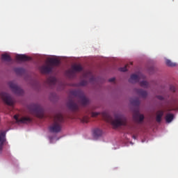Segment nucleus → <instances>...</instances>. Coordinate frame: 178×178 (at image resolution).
Returning a JSON list of instances; mask_svg holds the SVG:
<instances>
[{"label": "nucleus", "instance_id": "obj_1", "mask_svg": "<svg viewBox=\"0 0 178 178\" xmlns=\"http://www.w3.org/2000/svg\"><path fill=\"white\" fill-rule=\"evenodd\" d=\"M102 116L105 119V120H107V122H109V120H111V115L109 113L106 112L102 113ZM111 124L114 127H120V126H126L127 124V119H126V117L122 115H115V119L111 120Z\"/></svg>", "mask_w": 178, "mask_h": 178}, {"label": "nucleus", "instance_id": "obj_2", "mask_svg": "<svg viewBox=\"0 0 178 178\" xmlns=\"http://www.w3.org/2000/svg\"><path fill=\"white\" fill-rule=\"evenodd\" d=\"M54 122L49 127L51 133H60L62 131V123L63 122V115L60 113L56 114L53 118Z\"/></svg>", "mask_w": 178, "mask_h": 178}, {"label": "nucleus", "instance_id": "obj_3", "mask_svg": "<svg viewBox=\"0 0 178 178\" xmlns=\"http://www.w3.org/2000/svg\"><path fill=\"white\" fill-rule=\"evenodd\" d=\"M48 63L49 64L40 67L39 69L41 73H51L54 69V66H59V65H60V60H59L58 58H49L48 60Z\"/></svg>", "mask_w": 178, "mask_h": 178}, {"label": "nucleus", "instance_id": "obj_4", "mask_svg": "<svg viewBox=\"0 0 178 178\" xmlns=\"http://www.w3.org/2000/svg\"><path fill=\"white\" fill-rule=\"evenodd\" d=\"M29 110L32 115L40 119L44 118V108L40 104H33L29 106Z\"/></svg>", "mask_w": 178, "mask_h": 178}, {"label": "nucleus", "instance_id": "obj_5", "mask_svg": "<svg viewBox=\"0 0 178 178\" xmlns=\"http://www.w3.org/2000/svg\"><path fill=\"white\" fill-rule=\"evenodd\" d=\"M71 95L72 97H76V98H79L81 101V105L83 106L86 105H88V99L84 95V92H83L81 90H72L70 92Z\"/></svg>", "mask_w": 178, "mask_h": 178}, {"label": "nucleus", "instance_id": "obj_6", "mask_svg": "<svg viewBox=\"0 0 178 178\" xmlns=\"http://www.w3.org/2000/svg\"><path fill=\"white\" fill-rule=\"evenodd\" d=\"M83 70V67H81V65H74L72 66V69L69 70L66 72L67 76L72 79V77H74V74L76 72H81Z\"/></svg>", "mask_w": 178, "mask_h": 178}, {"label": "nucleus", "instance_id": "obj_7", "mask_svg": "<svg viewBox=\"0 0 178 178\" xmlns=\"http://www.w3.org/2000/svg\"><path fill=\"white\" fill-rule=\"evenodd\" d=\"M0 97L1 99H3V102H5V104H6V105H8L9 106H13V104H15V102H13V99H12V97H10V95L6 92H1L0 93Z\"/></svg>", "mask_w": 178, "mask_h": 178}, {"label": "nucleus", "instance_id": "obj_8", "mask_svg": "<svg viewBox=\"0 0 178 178\" xmlns=\"http://www.w3.org/2000/svg\"><path fill=\"white\" fill-rule=\"evenodd\" d=\"M8 85L10 88L12 90L13 92H14V94H16L17 95H23V94L24 93L22 89H21L20 87H19L13 81L9 82Z\"/></svg>", "mask_w": 178, "mask_h": 178}, {"label": "nucleus", "instance_id": "obj_9", "mask_svg": "<svg viewBox=\"0 0 178 178\" xmlns=\"http://www.w3.org/2000/svg\"><path fill=\"white\" fill-rule=\"evenodd\" d=\"M67 106L72 112H77V111H79V105L76 104L73 99H70L68 101Z\"/></svg>", "mask_w": 178, "mask_h": 178}, {"label": "nucleus", "instance_id": "obj_10", "mask_svg": "<svg viewBox=\"0 0 178 178\" xmlns=\"http://www.w3.org/2000/svg\"><path fill=\"white\" fill-rule=\"evenodd\" d=\"M14 119L16 120L17 123H31L33 122V118L29 117H22L21 119H19V115H15Z\"/></svg>", "mask_w": 178, "mask_h": 178}, {"label": "nucleus", "instance_id": "obj_11", "mask_svg": "<svg viewBox=\"0 0 178 178\" xmlns=\"http://www.w3.org/2000/svg\"><path fill=\"white\" fill-rule=\"evenodd\" d=\"M6 143V132H0V154H2V149H3V144Z\"/></svg>", "mask_w": 178, "mask_h": 178}, {"label": "nucleus", "instance_id": "obj_12", "mask_svg": "<svg viewBox=\"0 0 178 178\" xmlns=\"http://www.w3.org/2000/svg\"><path fill=\"white\" fill-rule=\"evenodd\" d=\"M133 118L134 120H135V122H137L138 123H141V122L144 120V115L140 114V113L138 112H135Z\"/></svg>", "mask_w": 178, "mask_h": 178}, {"label": "nucleus", "instance_id": "obj_13", "mask_svg": "<svg viewBox=\"0 0 178 178\" xmlns=\"http://www.w3.org/2000/svg\"><path fill=\"white\" fill-rule=\"evenodd\" d=\"M15 59L17 60H19V62H27V60H31V58H30L24 54H17L15 56Z\"/></svg>", "mask_w": 178, "mask_h": 178}, {"label": "nucleus", "instance_id": "obj_14", "mask_svg": "<svg viewBox=\"0 0 178 178\" xmlns=\"http://www.w3.org/2000/svg\"><path fill=\"white\" fill-rule=\"evenodd\" d=\"M139 81H140V76L136 74L131 75V77L129 79V83H138Z\"/></svg>", "mask_w": 178, "mask_h": 178}, {"label": "nucleus", "instance_id": "obj_15", "mask_svg": "<svg viewBox=\"0 0 178 178\" xmlns=\"http://www.w3.org/2000/svg\"><path fill=\"white\" fill-rule=\"evenodd\" d=\"M163 113H165L163 111H157L156 117V120L157 123H161V122H162V117L163 116Z\"/></svg>", "mask_w": 178, "mask_h": 178}, {"label": "nucleus", "instance_id": "obj_16", "mask_svg": "<svg viewBox=\"0 0 178 178\" xmlns=\"http://www.w3.org/2000/svg\"><path fill=\"white\" fill-rule=\"evenodd\" d=\"M135 91L138 95H139L143 98H146L147 95H148L147 91L143 90V89H135Z\"/></svg>", "mask_w": 178, "mask_h": 178}, {"label": "nucleus", "instance_id": "obj_17", "mask_svg": "<svg viewBox=\"0 0 178 178\" xmlns=\"http://www.w3.org/2000/svg\"><path fill=\"white\" fill-rule=\"evenodd\" d=\"M173 119H175V115L172 113H168L165 116V121L167 123H171L173 121Z\"/></svg>", "mask_w": 178, "mask_h": 178}, {"label": "nucleus", "instance_id": "obj_18", "mask_svg": "<svg viewBox=\"0 0 178 178\" xmlns=\"http://www.w3.org/2000/svg\"><path fill=\"white\" fill-rule=\"evenodd\" d=\"M47 82L49 86H54V84H56V78L51 76L47 79Z\"/></svg>", "mask_w": 178, "mask_h": 178}, {"label": "nucleus", "instance_id": "obj_19", "mask_svg": "<svg viewBox=\"0 0 178 178\" xmlns=\"http://www.w3.org/2000/svg\"><path fill=\"white\" fill-rule=\"evenodd\" d=\"M93 136L96 138H98V137H101V136H102V130H101L99 129H95L93 131Z\"/></svg>", "mask_w": 178, "mask_h": 178}, {"label": "nucleus", "instance_id": "obj_20", "mask_svg": "<svg viewBox=\"0 0 178 178\" xmlns=\"http://www.w3.org/2000/svg\"><path fill=\"white\" fill-rule=\"evenodd\" d=\"M1 59L5 62H10L12 60V58H10V56L8 54H2Z\"/></svg>", "mask_w": 178, "mask_h": 178}, {"label": "nucleus", "instance_id": "obj_21", "mask_svg": "<svg viewBox=\"0 0 178 178\" xmlns=\"http://www.w3.org/2000/svg\"><path fill=\"white\" fill-rule=\"evenodd\" d=\"M165 63L167 66H169L170 67H175V66H177L176 63H172L170 60H166Z\"/></svg>", "mask_w": 178, "mask_h": 178}, {"label": "nucleus", "instance_id": "obj_22", "mask_svg": "<svg viewBox=\"0 0 178 178\" xmlns=\"http://www.w3.org/2000/svg\"><path fill=\"white\" fill-rule=\"evenodd\" d=\"M15 72L17 74H23V73H24V69L22 67H17L15 68Z\"/></svg>", "mask_w": 178, "mask_h": 178}, {"label": "nucleus", "instance_id": "obj_23", "mask_svg": "<svg viewBox=\"0 0 178 178\" xmlns=\"http://www.w3.org/2000/svg\"><path fill=\"white\" fill-rule=\"evenodd\" d=\"M131 104L134 105V106H140V99H135L133 100H131Z\"/></svg>", "mask_w": 178, "mask_h": 178}, {"label": "nucleus", "instance_id": "obj_24", "mask_svg": "<svg viewBox=\"0 0 178 178\" xmlns=\"http://www.w3.org/2000/svg\"><path fill=\"white\" fill-rule=\"evenodd\" d=\"M140 84V87H144L145 88H147V87H148V82H147L146 81H141Z\"/></svg>", "mask_w": 178, "mask_h": 178}, {"label": "nucleus", "instance_id": "obj_25", "mask_svg": "<svg viewBox=\"0 0 178 178\" xmlns=\"http://www.w3.org/2000/svg\"><path fill=\"white\" fill-rule=\"evenodd\" d=\"M90 121V118L88 116H84L83 118H82V122L83 123H88V122Z\"/></svg>", "mask_w": 178, "mask_h": 178}, {"label": "nucleus", "instance_id": "obj_26", "mask_svg": "<svg viewBox=\"0 0 178 178\" xmlns=\"http://www.w3.org/2000/svg\"><path fill=\"white\" fill-rule=\"evenodd\" d=\"M129 65H126L124 67H120L119 69L120 72H127V67Z\"/></svg>", "mask_w": 178, "mask_h": 178}, {"label": "nucleus", "instance_id": "obj_27", "mask_svg": "<svg viewBox=\"0 0 178 178\" xmlns=\"http://www.w3.org/2000/svg\"><path fill=\"white\" fill-rule=\"evenodd\" d=\"M98 115H101V113L92 112V118H97V116H98Z\"/></svg>", "mask_w": 178, "mask_h": 178}, {"label": "nucleus", "instance_id": "obj_28", "mask_svg": "<svg viewBox=\"0 0 178 178\" xmlns=\"http://www.w3.org/2000/svg\"><path fill=\"white\" fill-rule=\"evenodd\" d=\"M170 91H172V92H175L176 91V87H175L174 86H170Z\"/></svg>", "mask_w": 178, "mask_h": 178}, {"label": "nucleus", "instance_id": "obj_29", "mask_svg": "<svg viewBox=\"0 0 178 178\" xmlns=\"http://www.w3.org/2000/svg\"><path fill=\"white\" fill-rule=\"evenodd\" d=\"M80 86H87V81H81L80 83Z\"/></svg>", "mask_w": 178, "mask_h": 178}, {"label": "nucleus", "instance_id": "obj_30", "mask_svg": "<svg viewBox=\"0 0 178 178\" xmlns=\"http://www.w3.org/2000/svg\"><path fill=\"white\" fill-rule=\"evenodd\" d=\"M156 97H157L158 99H159L160 101H163V97L162 96L158 95Z\"/></svg>", "mask_w": 178, "mask_h": 178}, {"label": "nucleus", "instance_id": "obj_31", "mask_svg": "<svg viewBox=\"0 0 178 178\" xmlns=\"http://www.w3.org/2000/svg\"><path fill=\"white\" fill-rule=\"evenodd\" d=\"M108 81L110 83H113V81H115V78H111V79H108Z\"/></svg>", "mask_w": 178, "mask_h": 178}, {"label": "nucleus", "instance_id": "obj_32", "mask_svg": "<svg viewBox=\"0 0 178 178\" xmlns=\"http://www.w3.org/2000/svg\"><path fill=\"white\" fill-rule=\"evenodd\" d=\"M167 111L168 112H171V111H173V108H168Z\"/></svg>", "mask_w": 178, "mask_h": 178}, {"label": "nucleus", "instance_id": "obj_33", "mask_svg": "<svg viewBox=\"0 0 178 178\" xmlns=\"http://www.w3.org/2000/svg\"><path fill=\"white\" fill-rule=\"evenodd\" d=\"M140 76H141V77H143V79H144V78H145L144 75H140Z\"/></svg>", "mask_w": 178, "mask_h": 178}, {"label": "nucleus", "instance_id": "obj_34", "mask_svg": "<svg viewBox=\"0 0 178 178\" xmlns=\"http://www.w3.org/2000/svg\"><path fill=\"white\" fill-rule=\"evenodd\" d=\"M133 138H136V136H133Z\"/></svg>", "mask_w": 178, "mask_h": 178}]
</instances>
